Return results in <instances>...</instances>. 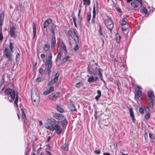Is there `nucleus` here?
Returning <instances> with one entry per match:
<instances>
[{
    "mask_svg": "<svg viewBox=\"0 0 155 155\" xmlns=\"http://www.w3.org/2000/svg\"><path fill=\"white\" fill-rule=\"evenodd\" d=\"M12 53L13 52L10 51L8 48L6 47L5 49L3 51V55L8 59L5 63L6 64H8V61H10L11 62L12 61L13 57Z\"/></svg>",
    "mask_w": 155,
    "mask_h": 155,
    "instance_id": "nucleus-1",
    "label": "nucleus"
},
{
    "mask_svg": "<svg viewBox=\"0 0 155 155\" xmlns=\"http://www.w3.org/2000/svg\"><path fill=\"white\" fill-rule=\"evenodd\" d=\"M5 92L6 94L9 95V96H8L7 98L9 102H13L15 96V93L14 91L8 88L5 90Z\"/></svg>",
    "mask_w": 155,
    "mask_h": 155,
    "instance_id": "nucleus-2",
    "label": "nucleus"
},
{
    "mask_svg": "<svg viewBox=\"0 0 155 155\" xmlns=\"http://www.w3.org/2000/svg\"><path fill=\"white\" fill-rule=\"evenodd\" d=\"M45 127L47 129L52 131L56 130L57 134L58 135H60L63 131L61 127L58 124H55L54 126H45Z\"/></svg>",
    "mask_w": 155,
    "mask_h": 155,
    "instance_id": "nucleus-3",
    "label": "nucleus"
},
{
    "mask_svg": "<svg viewBox=\"0 0 155 155\" xmlns=\"http://www.w3.org/2000/svg\"><path fill=\"white\" fill-rule=\"evenodd\" d=\"M148 100L150 107L152 109L154 104L153 101L155 100V97L153 92L151 91H149L147 92Z\"/></svg>",
    "mask_w": 155,
    "mask_h": 155,
    "instance_id": "nucleus-4",
    "label": "nucleus"
},
{
    "mask_svg": "<svg viewBox=\"0 0 155 155\" xmlns=\"http://www.w3.org/2000/svg\"><path fill=\"white\" fill-rule=\"evenodd\" d=\"M67 34L74 40L75 43L78 42L79 37L73 29H70L68 31Z\"/></svg>",
    "mask_w": 155,
    "mask_h": 155,
    "instance_id": "nucleus-5",
    "label": "nucleus"
},
{
    "mask_svg": "<svg viewBox=\"0 0 155 155\" xmlns=\"http://www.w3.org/2000/svg\"><path fill=\"white\" fill-rule=\"evenodd\" d=\"M99 69H100V71H101V69L100 68L93 65L90 69L89 68H88L87 71L89 74L94 75L96 74H98Z\"/></svg>",
    "mask_w": 155,
    "mask_h": 155,
    "instance_id": "nucleus-6",
    "label": "nucleus"
},
{
    "mask_svg": "<svg viewBox=\"0 0 155 155\" xmlns=\"http://www.w3.org/2000/svg\"><path fill=\"white\" fill-rule=\"evenodd\" d=\"M134 100L137 101V102H141L142 101V92L139 90H135L134 93Z\"/></svg>",
    "mask_w": 155,
    "mask_h": 155,
    "instance_id": "nucleus-7",
    "label": "nucleus"
},
{
    "mask_svg": "<svg viewBox=\"0 0 155 155\" xmlns=\"http://www.w3.org/2000/svg\"><path fill=\"white\" fill-rule=\"evenodd\" d=\"M106 26L107 28L110 31V33H111L114 27V24L113 21L110 18H109L107 20Z\"/></svg>",
    "mask_w": 155,
    "mask_h": 155,
    "instance_id": "nucleus-8",
    "label": "nucleus"
},
{
    "mask_svg": "<svg viewBox=\"0 0 155 155\" xmlns=\"http://www.w3.org/2000/svg\"><path fill=\"white\" fill-rule=\"evenodd\" d=\"M35 96L36 97L35 98L34 96H31L32 100V103L34 106H37L38 105L40 101V97L37 95H36Z\"/></svg>",
    "mask_w": 155,
    "mask_h": 155,
    "instance_id": "nucleus-9",
    "label": "nucleus"
},
{
    "mask_svg": "<svg viewBox=\"0 0 155 155\" xmlns=\"http://www.w3.org/2000/svg\"><path fill=\"white\" fill-rule=\"evenodd\" d=\"M16 28L15 26H12L10 29L9 33L11 37L15 38L16 37V35L15 32Z\"/></svg>",
    "mask_w": 155,
    "mask_h": 155,
    "instance_id": "nucleus-10",
    "label": "nucleus"
},
{
    "mask_svg": "<svg viewBox=\"0 0 155 155\" xmlns=\"http://www.w3.org/2000/svg\"><path fill=\"white\" fill-rule=\"evenodd\" d=\"M131 5L132 7L134 8H136L140 5L141 6L142 5V0L133 2H131Z\"/></svg>",
    "mask_w": 155,
    "mask_h": 155,
    "instance_id": "nucleus-11",
    "label": "nucleus"
},
{
    "mask_svg": "<svg viewBox=\"0 0 155 155\" xmlns=\"http://www.w3.org/2000/svg\"><path fill=\"white\" fill-rule=\"evenodd\" d=\"M59 76V74L57 73L55 74L54 78L50 81L48 84V85H51L54 84L58 80V77Z\"/></svg>",
    "mask_w": 155,
    "mask_h": 155,
    "instance_id": "nucleus-12",
    "label": "nucleus"
},
{
    "mask_svg": "<svg viewBox=\"0 0 155 155\" xmlns=\"http://www.w3.org/2000/svg\"><path fill=\"white\" fill-rule=\"evenodd\" d=\"M59 94V92L55 93L54 94H51L48 96V98L50 100L53 101H56Z\"/></svg>",
    "mask_w": 155,
    "mask_h": 155,
    "instance_id": "nucleus-13",
    "label": "nucleus"
},
{
    "mask_svg": "<svg viewBox=\"0 0 155 155\" xmlns=\"http://www.w3.org/2000/svg\"><path fill=\"white\" fill-rule=\"evenodd\" d=\"M53 117L56 119L61 120H63L64 117V115L58 113H56L53 114Z\"/></svg>",
    "mask_w": 155,
    "mask_h": 155,
    "instance_id": "nucleus-14",
    "label": "nucleus"
},
{
    "mask_svg": "<svg viewBox=\"0 0 155 155\" xmlns=\"http://www.w3.org/2000/svg\"><path fill=\"white\" fill-rule=\"evenodd\" d=\"M121 38V37L119 34L117 33L116 35V39L115 40L117 43V45L115 46L114 47L117 49H119L120 48V45L119 42H118V41Z\"/></svg>",
    "mask_w": 155,
    "mask_h": 155,
    "instance_id": "nucleus-15",
    "label": "nucleus"
},
{
    "mask_svg": "<svg viewBox=\"0 0 155 155\" xmlns=\"http://www.w3.org/2000/svg\"><path fill=\"white\" fill-rule=\"evenodd\" d=\"M60 47L62 51H64V54H66L67 53L66 47L63 41H61Z\"/></svg>",
    "mask_w": 155,
    "mask_h": 155,
    "instance_id": "nucleus-16",
    "label": "nucleus"
},
{
    "mask_svg": "<svg viewBox=\"0 0 155 155\" xmlns=\"http://www.w3.org/2000/svg\"><path fill=\"white\" fill-rule=\"evenodd\" d=\"M56 45V40L55 36H52L51 40V47L52 48L55 49Z\"/></svg>",
    "mask_w": 155,
    "mask_h": 155,
    "instance_id": "nucleus-17",
    "label": "nucleus"
},
{
    "mask_svg": "<svg viewBox=\"0 0 155 155\" xmlns=\"http://www.w3.org/2000/svg\"><path fill=\"white\" fill-rule=\"evenodd\" d=\"M48 123L51 125V126H53L56 123V121L55 119L53 118H48L47 120Z\"/></svg>",
    "mask_w": 155,
    "mask_h": 155,
    "instance_id": "nucleus-18",
    "label": "nucleus"
},
{
    "mask_svg": "<svg viewBox=\"0 0 155 155\" xmlns=\"http://www.w3.org/2000/svg\"><path fill=\"white\" fill-rule=\"evenodd\" d=\"M52 22V20L48 18L45 20L43 24V28H46L48 25L51 24Z\"/></svg>",
    "mask_w": 155,
    "mask_h": 155,
    "instance_id": "nucleus-19",
    "label": "nucleus"
},
{
    "mask_svg": "<svg viewBox=\"0 0 155 155\" xmlns=\"http://www.w3.org/2000/svg\"><path fill=\"white\" fill-rule=\"evenodd\" d=\"M98 79L97 76L93 77L91 76L88 78L87 81L89 82H94L96 81Z\"/></svg>",
    "mask_w": 155,
    "mask_h": 155,
    "instance_id": "nucleus-20",
    "label": "nucleus"
},
{
    "mask_svg": "<svg viewBox=\"0 0 155 155\" xmlns=\"http://www.w3.org/2000/svg\"><path fill=\"white\" fill-rule=\"evenodd\" d=\"M149 137L150 139V141L151 143H154L155 139V135L151 133H149Z\"/></svg>",
    "mask_w": 155,
    "mask_h": 155,
    "instance_id": "nucleus-21",
    "label": "nucleus"
},
{
    "mask_svg": "<svg viewBox=\"0 0 155 155\" xmlns=\"http://www.w3.org/2000/svg\"><path fill=\"white\" fill-rule=\"evenodd\" d=\"M21 113H22V120L24 122V123L26 124V121L27 120L26 119V118L25 117V112L21 108Z\"/></svg>",
    "mask_w": 155,
    "mask_h": 155,
    "instance_id": "nucleus-22",
    "label": "nucleus"
},
{
    "mask_svg": "<svg viewBox=\"0 0 155 155\" xmlns=\"http://www.w3.org/2000/svg\"><path fill=\"white\" fill-rule=\"evenodd\" d=\"M129 111L130 113V116L132 118L133 121L134 122L135 119L133 109L131 107H130L129 108Z\"/></svg>",
    "mask_w": 155,
    "mask_h": 155,
    "instance_id": "nucleus-23",
    "label": "nucleus"
},
{
    "mask_svg": "<svg viewBox=\"0 0 155 155\" xmlns=\"http://www.w3.org/2000/svg\"><path fill=\"white\" fill-rule=\"evenodd\" d=\"M4 15L3 12L0 14V25H2V23L4 20Z\"/></svg>",
    "mask_w": 155,
    "mask_h": 155,
    "instance_id": "nucleus-24",
    "label": "nucleus"
},
{
    "mask_svg": "<svg viewBox=\"0 0 155 155\" xmlns=\"http://www.w3.org/2000/svg\"><path fill=\"white\" fill-rule=\"evenodd\" d=\"M69 107L70 110L72 112L76 111V109L75 107L74 106V104L72 103L70 104Z\"/></svg>",
    "mask_w": 155,
    "mask_h": 155,
    "instance_id": "nucleus-25",
    "label": "nucleus"
},
{
    "mask_svg": "<svg viewBox=\"0 0 155 155\" xmlns=\"http://www.w3.org/2000/svg\"><path fill=\"white\" fill-rule=\"evenodd\" d=\"M91 13L90 12H88L87 14V22L89 24H90V20H91Z\"/></svg>",
    "mask_w": 155,
    "mask_h": 155,
    "instance_id": "nucleus-26",
    "label": "nucleus"
},
{
    "mask_svg": "<svg viewBox=\"0 0 155 155\" xmlns=\"http://www.w3.org/2000/svg\"><path fill=\"white\" fill-rule=\"evenodd\" d=\"M127 19L126 18L124 17L122 19V21L121 22V25H125L127 24Z\"/></svg>",
    "mask_w": 155,
    "mask_h": 155,
    "instance_id": "nucleus-27",
    "label": "nucleus"
},
{
    "mask_svg": "<svg viewBox=\"0 0 155 155\" xmlns=\"http://www.w3.org/2000/svg\"><path fill=\"white\" fill-rule=\"evenodd\" d=\"M45 64L47 66V68H51L52 66V62L46 61Z\"/></svg>",
    "mask_w": 155,
    "mask_h": 155,
    "instance_id": "nucleus-28",
    "label": "nucleus"
},
{
    "mask_svg": "<svg viewBox=\"0 0 155 155\" xmlns=\"http://www.w3.org/2000/svg\"><path fill=\"white\" fill-rule=\"evenodd\" d=\"M63 120L60 121V123L61 124V126L63 127L68 124V122L66 119L64 117Z\"/></svg>",
    "mask_w": 155,
    "mask_h": 155,
    "instance_id": "nucleus-29",
    "label": "nucleus"
},
{
    "mask_svg": "<svg viewBox=\"0 0 155 155\" xmlns=\"http://www.w3.org/2000/svg\"><path fill=\"white\" fill-rule=\"evenodd\" d=\"M50 48V45L49 44H46L45 45L43 48V50L45 51H47Z\"/></svg>",
    "mask_w": 155,
    "mask_h": 155,
    "instance_id": "nucleus-30",
    "label": "nucleus"
},
{
    "mask_svg": "<svg viewBox=\"0 0 155 155\" xmlns=\"http://www.w3.org/2000/svg\"><path fill=\"white\" fill-rule=\"evenodd\" d=\"M56 109L57 111L61 113H62L64 112L63 109L61 107L58 105H57Z\"/></svg>",
    "mask_w": 155,
    "mask_h": 155,
    "instance_id": "nucleus-31",
    "label": "nucleus"
},
{
    "mask_svg": "<svg viewBox=\"0 0 155 155\" xmlns=\"http://www.w3.org/2000/svg\"><path fill=\"white\" fill-rule=\"evenodd\" d=\"M18 93H17L16 94V97L15 98V100L14 101V104L15 107H17L18 108V106L17 105V103L18 102Z\"/></svg>",
    "mask_w": 155,
    "mask_h": 155,
    "instance_id": "nucleus-32",
    "label": "nucleus"
},
{
    "mask_svg": "<svg viewBox=\"0 0 155 155\" xmlns=\"http://www.w3.org/2000/svg\"><path fill=\"white\" fill-rule=\"evenodd\" d=\"M33 39L36 36V28L35 25H33Z\"/></svg>",
    "mask_w": 155,
    "mask_h": 155,
    "instance_id": "nucleus-33",
    "label": "nucleus"
},
{
    "mask_svg": "<svg viewBox=\"0 0 155 155\" xmlns=\"http://www.w3.org/2000/svg\"><path fill=\"white\" fill-rule=\"evenodd\" d=\"M83 4L89 6L91 4L90 0H83Z\"/></svg>",
    "mask_w": 155,
    "mask_h": 155,
    "instance_id": "nucleus-34",
    "label": "nucleus"
},
{
    "mask_svg": "<svg viewBox=\"0 0 155 155\" xmlns=\"http://www.w3.org/2000/svg\"><path fill=\"white\" fill-rule=\"evenodd\" d=\"M62 149L65 151H68V146L66 143L64 144L61 147Z\"/></svg>",
    "mask_w": 155,
    "mask_h": 155,
    "instance_id": "nucleus-35",
    "label": "nucleus"
},
{
    "mask_svg": "<svg viewBox=\"0 0 155 155\" xmlns=\"http://www.w3.org/2000/svg\"><path fill=\"white\" fill-rule=\"evenodd\" d=\"M59 59V60H61V51H59L58 53L56 58L55 59V62H57L58 59Z\"/></svg>",
    "mask_w": 155,
    "mask_h": 155,
    "instance_id": "nucleus-36",
    "label": "nucleus"
},
{
    "mask_svg": "<svg viewBox=\"0 0 155 155\" xmlns=\"http://www.w3.org/2000/svg\"><path fill=\"white\" fill-rule=\"evenodd\" d=\"M83 83L81 82L77 83L75 84V87L79 88H80L82 86Z\"/></svg>",
    "mask_w": 155,
    "mask_h": 155,
    "instance_id": "nucleus-37",
    "label": "nucleus"
},
{
    "mask_svg": "<svg viewBox=\"0 0 155 155\" xmlns=\"http://www.w3.org/2000/svg\"><path fill=\"white\" fill-rule=\"evenodd\" d=\"M100 69L98 70V75L99 76L100 78L101 79V80L102 81H104L102 75V73L101 72V71H100Z\"/></svg>",
    "mask_w": 155,
    "mask_h": 155,
    "instance_id": "nucleus-38",
    "label": "nucleus"
},
{
    "mask_svg": "<svg viewBox=\"0 0 155 155\" xmlns=\"http://www.w3.org/2000/svg\"><path fill=\"white\" fill-rule=\"evenodd\" d=\"M99 30L98 31V32L99 34V35L101 37H102V36H104V35H103V32L102 31L101 26L100 25H99Z\"/></svg>",
    "mask_w": 155,
    "mask_h": 155,
    "instance_id": "nucleus-39",
    "label": "nucleus"
},
{
    "mask_svg": "<svg viewBox=\"0 0 155 155\" xmlns=\"http://www.w3.org/2000/svg\"><path fill=\"white\" fill-rule=\"evenodd\" d=\"M70 57V56H67L64 57L62 58V62L64 63H65L67 61H68Z\"/></svg>",
    "mask_w": 155,
    "mask_h": 155,
    "instance_id": "nucleus-40",
    "label": "nucleus"
},
{
    "mask_svg": "<svg viewBox=\"0 0 155 155\" xmlns=\"http://www.w3.org/2000/svg\"><path fill=\"white\" fill-rule=\"evenodd\" d=\"M13 43L10 42L9 43V48L10 49V51H11L12 52H13V49L14 48V47L13 46Z\"/></svg>",
    "mask_w": 155,
    "mask_h": 155,
    "instance_id": "nucleus-41",
    "label": "nucleus"
},
{
    "mask_svg": "<svg viewBox=\"0 0 155 155\" xmlns=\"http://www.w3.org/2000/svg\"><path fill=\"white\" fill-rule=\"evenodd\" d=\"M79 43V41L78 40V42L76 43L75 46L74 48V50L75 51H76L78 49V43Z\"/></svg>",
    "mask_w": 155,
    "mask_h": 155,
    "instance_id": "nucleus-42",
    "label": "nucleus"
},
{
    "mask_svg": "<svg viewBox=\"0 0 155 155\" xmlns=\"http://www.w3.org/2000/svg\"><path fill=\"white\" fill-rule=\"evenodd\" d=\"M95 17L96 14H93L92 19H91V22L93 24L95 23Z\"/></svg>",
    "mask_w": 155,
    "mask_h": 155,
    "instance_id": "nucleus-43",
    "label": "nucleus"
},
{
    "mask_svg": "<svg viewBox=\"0 0 155 155\" xmlns=\"http://www.w3.org/2000/svg\"><path fill=\"white\" fill-rule=\"evenodd\" d=\"M52 58V56L51 54H50L48 56V59L46 61L52 62L51 61Z\"/></svg>",
    "mask_w": 155,
    "mask_h": 155,
    "instance_id": "nucleus-44",
    "label": "nucleus"
},
{
    "mask_svg": "<svg viewBox=\"0 0 155 155\" xmlns=\"http://www.w3.org/2000/svg\"><path fill=\"white\" fill-rule=\"evenodd\" d=\"M51 68H47L46 70V73L48 75L51 73Z\"/></svg>",
    "mask_w": 155,
    "mask_h": 155,
    "instance_id": "nucleus-45",
    "label": "nucleus"
},
{
    "mask_svg": "<svg viewBox=\"0 0 155 155\" xmlns=\"http://www.w3.org/2000/svg\"><path fill=\"white\" fill-rule=\"evenodd\" d=\"M54 90V88L53 86H51L49 87L48 90V91L50 92L51 93Z\"/></svg>",
    "mask_w": 155,
    "mask_h": 155,
    "instance_id": "nucleus-46",
    "label": "nucleus"
},
{
    "mask_svg": "<svg viewBox=\"0 0 155 155\" xmlns=\"http://www.w3.org/2000/svg\"><path fill=\"white\" fill-rule=\"evenodd\" d=\"M142 11L145 14H147V9L144 7H143L142 9Z\"/></svg>",
    "mask_w": 155,
    "mask_h": 155,
    "instance_id": "nucleus-47",
    "label": "nucleus"
},
{
    "mask_svg": "<svg viewBox=\"0 0 155 155\" xmlns=\"http://www.w3.org/2000/svg\"><path fill=\"white\" fill-rule=\"evenodd\" d=\"M150 117V114L149 113H148L147 114H146L145 116V118L147 120L149 119Z\"/></svg>",
    "mask_w": 155,
    "mask_h": 155,
    "instance_id": "nucleus-48",
    "label": "nucleus"
},
{
    "mask_svg": "<svg viewBox=\"0 0 155 155\" xmlns=\"http://www.w3.org/2000/svg\"><path fill=\"white\" fill-rule=\"evenodd\" d=\"M3 38L2 32H0V41L2 42Z\"/></svg>",
    "mask_w": 155,
    "mask_h": 155,
    "instance_id": "nucleus-49",
    "label": "nucleus"
},
{
    "mask_svg": "<svg viewBox=\"0 0 155 155\" xmlns=\"http://www.w3.org/2000/svg\"><path fill=\"white\" fill-rule=\"evenodd\" d=\"M139 112H140V113L141 114H143V113H144V110H143V108H142V107H140L139 108Z\"/></svg>",
    "mask_w": 155,
    "mask_h": 155,
    "instance_id": "nucleus-50",
    "label": "nucleus"
},
{
    "mask_svg": "<svg viewBox=\"0 0 155 155\" xmlns=\"http://www.w3.org/2000/svg\"><path fill=\"white\" fill-rule=\"evenodd\" d=\"M94 153L97 154H100L101 153V151L99 150H96L94 151Z\"/></svg>",
    "mask_w": 155,
    "mask_h": 155,
    "instance_id": "nucleus-51",
    "label": "nucleus"
},
{
    "mask_svg": "<svg viewBox=\"0 0 155 155\" xmlns=\"http://www.w3.org/2000/svg\"><path fill=\"white\" fill-rule=\"evenodd\" d=\"M50 93L48 90H47L43 92V94L44 95H47Z\"/></svg>",
    "mask_w": 155,
    "mask_h": 155,
    "instance_id": "nucleus-52",
    "label": "nucleus"
},
{
    "mask_svg": "<svg viewBox=\"0 0 155 155\" xmlns=\"http://www.w3.org/2000/svg\"><path fill=\"white\" fill-rule=\"evenodd\" d=\"M20 57V54L19 53H18L16 55L15 59L16 61L18 60Z\"/></svg>",
    "mask_w": 155,
    "mask_h": 155,
    "instance_id": "nucleus-53",
    "label": "nucleus"
},
{
    "mask_svg": "<svg viewBox=\"0 0 155 155\" xmlns=\"http://www.w3.org/2000/svg\"><path fill=\"white\" fill-rule=\"evenodd\" d=\"M41 80L42 78H41L39 77L35 79V81L36 82H38L40 81H41Z\"/></svg>",
    "mask_w": 155,
    "mask_h": 155,
    "instance_id": "nucleus-54",
    "label": "nucleus"
},
{
    "mask_svg": "<svg viewBox=\"0 0 155 155\" xmlns=\"http://www.w3.org/2000/svg\"><path fill=\"white\" fill-rule=\"evenodd\" d=\"M97 96H98L99 97H100L101 96V92L99 90H97Z\"/></svg>",
    "mask_w": 155,
    "mask_h": 155,
    "instance_id": "nucleus-55",
    "label": "nucleus"
},
{
    "mask_svg": "<svg viewBox=\"0 0 155 155\" xmlns=\"http://www.w3.org/2000/svg\"><path fill=\"white\" fill-rule=\"evenodd\" d=\"M81 7H80L79 8V11H78V18H79L80 17V13H81Z\"/></svg>",
    "mask_w": 155,
    "mask_h": 155,
    "instance_id": "nucleus-56",
    "label": "nucleus"
},
{
    "mask_svg": "<svg viewBox=\"0 0 155 155\" xmlns=\"http://www.w3.org/2000/svg\"><path fill=\"white\" fill-rule=\"evenodd\" d=\"M43 71V70L42 68H41L39 69V73L40 74H41Z\"/></svg>",
    "mask_w": 155,
    "mask_h": 155,
    "instance_id": "nucleus-57",
    "label": "nucleus"
},
{
    "mask_svg": "<svg viewBox=\"0 0 155 155\" xmlns=\"http://www.w3.org/2000/svg\"><path fill=\"white\" fill-rule=\"evenodd\" d=\"M93 14H96V11L95 10V7L94 6L93 7Z\"/></svg>",
    "mask_w": 155,
    "mask_h": 155,
    "instance_id": "nucleus-58",
    "label": "nucleus"
},
{
    "mask_svg": "<svg viewBox=\"0 0 155 155\" xmlns=\"http://www.w3.org/2000/svg\"><path fill=\"white\" fill-rule=\"evenodd\" d=\"M72 18H73V21L74 23L75 22H76V18H75V17L74 16H72Z\"/></svg>",
    "mask_w": 155,
    "mask_h": 155,
    "instance_id": "nucleus-59",
    "label": "nucleus"
},
{
    "mask_svg": "<svg viewBox=\"0 0 155 155\" xmlns=\"http://www.w3.org/2000/svg\"><path fill=\"white\" fill-rule=\"evenodd\" d=\"M41 57L42 58H44L45 57V54H41Z\"/></svg>",
    "mask_w": 155,
    "mask_h": 155,
    "instance_id": "nucleus-60",
    "label": "nucleus"
},
{
    "mask_svg": "<svg viewBox=\"0 0 155 155\" xmlns=\"http://www.w3.org/2000/svg\"><path fill=\"white\" fill-rule=\"evenodd\" d=\"M38 122H39V125L40 126H41L42 125V122L41 121V120H39L38 121Z\"/></svg>",
    "mask_w": 155,
    "mask_h": 155,
    "instance_id": "nucleus-61",
    "label": "nucleus"
},
{
    "mask_svg": "<svg viewBox=\"0 0 155 155\" xmlns=\"http://www.w3.org/2000/svg\"><path fill=\"white\" fill-rule=\"evenodd\" d=\"M51 31H52V33H53V35H52V36H54V30L53 29H52Z\"/></svg>",
    "mask_w": 155,
    "mask_h": 155,
    "instance_id": "nucleus-62",
    "label": "nucleus"
},
{
    "mask_svg": "<svg viewBox=\"0 0 155 155\" xmlns=\"http://www.w3.org/2000/svg\"><path fill=\"white\" fill-rule=\"evenodd\" d=\"M137 89H138V90H141L142 89L141 87L140 86H139V85H137Z\"/></svg>",
    "mask_w": 155,
    "mask_h": 155,
    "instance_id": "nucleus-63",
    "label": "nucleus"
},
{
    "mask_svg": "<svg viewBox=\"0 0 155 155\" xmlns=\"http://www.w3.org/2000/svg\"><path fill=\"white\" fill-rule=\"evenodd\" d=\"M103 155H110V154L109 153H103Z\"/></svg>",
    "mask_w": 155,
    "mask_h": 155,
    "instance_id": "nucleus-64",
    "label": "nucleus"
}]
</instances>
